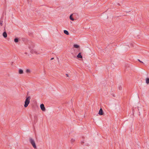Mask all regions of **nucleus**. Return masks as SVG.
<instances>
[{
    "mask_svg": "<svg viewBox=\"0 0 149 149\" xmlns=\"http://www.w3.org/2000/svg\"><path fill=\"white\" fill-rule=\"evenodd\" d=\"M14 42H18V38H16L14 40Z\"/></svg>",
    "mask_w": 149,
    "mask_h": 149,
    "instance_id": "9d476101",
    "label": "nucleus"
},
{
    "mask_svg": "<svg viewBox=\"0 0 149 149\" xmlns=\"http://www.w3.org/2000/svg\"><path fill=\"white\" fill-rule=\"evenodd\" d=\"M75 141V139H72L71 140V143H73Z\"/></svg>",
    "mask_w": 149,
    "mask_h": 149,
    "instance_id": "4468645a",
    "label": "nucleus"
},
{
    "mask_svg": "<svg viewBox=\"0 0 149 149\" xmlns=\"http://www.w3.org/2000/svg\"><path fill=\"white\" fill-rule=\"evenodd\" d=\"M138 61H139L140 62L143 63V62L142 61H140V60H139V59H138Z\"/></svg>",
    "mask_w": 149,
    "mask_h": 149,
    "instance_id": "a211bd4d",
    "label": "nucleus"
},
{
    "mask_svg": "<svg viewBox=\"0 0 149 149\" xmlns=\"http://www.w3.org/2000/svg\"><path fill=\"white\" fill-rule=\"evenodd\" d=\"M25 54H27V52H25Z\"/></svg>",
    "mask_w": 149,
    "mask_h": 149,
    "instance_id": "412c9836",
    "label": "nucleus"
},
{
    "mask_svg": "<svg viewBox=\"0 0 149 149\" xmlns=\"http://www.w3.org/2000/svg\"><path fill=\"white\" fill-rule=\"evenodd\" d=\"M119 89L120 90H121L122 89V88L121 86H120L119 87Z\"/></svg>",
    "mask_w": 149,
    "mask_h": 149,
    "instance_id": "f3484780",
    "label": "nucleus"
},
{
    "mask_svg": "<svg viewBox=\"0 0 149 149\" xmlns=\"http://www.w3.org/2000/svg\"><path fill=\"white\" fill-rule=\"evenodd\" d=\"M29 141L33 147L35 148H36V146L34 140L31 138H30L29 139Z\"/></svg>",
    "mask_w": 149,
    "mask_h": 149,
    "instance_id": "f03ea898",
    "label": "nucleus"
},
{
    "mask_svg": "<svg viewBox=\"0 0 149 149\" xmlns=\"http://www.w3.org/2000/svg\"><path fill=\"white\" fill-rule=\"evenodd\" d=\"M19 74H22L23 73V70L22 69H19Z\"/></svg>",
    "mask_w": 149,
    "mask_h": 149,
    "instance_id": "6e6552de",
    "label": "nucleus"
},
{
    "mask_svg": "<svg viewBox=\"0 0 149 149\" xmlns=\"http://www.w3.org/2000/svg\"><path fill=\"white\" fill-rule=\"evenodd\" d=\"M31 52L32 54L36 53V52L33 49H32L31 50Z\"/></svg>",
    "mask_w": 149,
    "mask_h": 149,
    "instance_id": "9b49d317",
    "label": "nucleus"
},
{
    "mask_svg": "<svg viewBox=\"0 0 149 149\" xmlns=\"http://www.w3.org/2000/svg\"><path fill=\"white\" fill-rule=\"evenodd\" d=\"M146 83L147 84H148L149 83V78H147L146 79Z\"/></svg>",
    "mask_w": 149,
    "mask_h": 149,
    "instance_id": "f8f14e48",
    "label": "nucleus"
},
{
    "mask_svg": "<svg viewBox=\"0 0 149 149\" xmlns=\"http://www.w3.org/2000/svg\"><path fill=\"white\" fill-rule=\"evenodd\" d=\"M3 36L5 38H6L7 37V35L6 31H4L3 32Z\"/></svg>",
    "mask_w": 149,
    "mask_h": 149,
    "instance_id": "39448f33",
    "label": "nucleus"
},
{
    "mask_svg": "<svg viewBox=\"0 0 149 149\" xmlns=\"http://www.w3.org/2000/svg\"><path fill=\"white\" fill-rule=\"evenodd\" d=\"M54 59V58H51V60H53Z\"/></svg>",
    "mask_w": 149,
    "mask_h": 149,
    "instance_id": "aec40b11",
    "label": "nucleus"
},
{
    "mask_svg": "<svg viewBox=\"0 0 149 149\" xmlns=\"http://www.w3.org/2000/svg\"><path fill=\"white\" fill-rule=\"evenodd\" d=\"M98 113L100 115H103V110L101 108L100 109Z\"/></svg>",
    "mask_w": 149,
    "mask_h": 149,
    "instance_id": "20e7f679",
    "label": "nucleus"
},
{
    "mask_svg": "<svg viewBox=\"0 0 149 149\" xmlns=\"http://www.w3.org/2000/svg\"><path fill=\"white\" fill-rule=\"evenodd\" d=\"M40 107L41 109L43 111L45 110V107L44 105L43 104H41L40 105Z\"/></svg>",
    "mask_w": 149,
    "mask_h": 149,
    "instance_id": "7ed1b4c3",
    "label": "nucleus"
},
{
    "mask_svg": "<svg viewBox=\"0 0 149 149\" xmlns=\"http://www.w3.org/2000/svg\"><path fill=\"white\" fill-rule=\"evenodd\" d=\"M84 143V142H81V143L82 144L83 143Z\"/></svg>",
    "mask_w": 149,
    "mask_h": 149,
    "instance_id": "4be33fe9",
    "label": "nucleus"
},
{
    "mask_svg": "<svg viewBox=\"0 0 149 149\" xmlns=\"http://www.w3.org/2000/svg\"><path fill=\"white\" fill-rule=\"evenodd\" d=\"M65 75H66V76L67 77H68V74H66Z\"/></svg>",
    "mask_w": 149,
    "mask_h": 149,
    "instance_id": "6ab92c4d",
    "label": "nucleus"
},
{
    "mask_svg": "<svg viewBox=\"0 0 149 149\" xmlns=\"http://www.w3.org/2000/svg\"><path fill=\"white\" fill-rule=\"evenodd\" d=\"M77 57L78 58H82V56L81 55V53H79L77 55Z\"/></svg>",
    "mask_w": 149,
    "mask_h": 149,
    "instance_id": "423d86ee",
    "label": "nucleus"
},
{
    "mask_svg": "<svg viewBox=\"0 0 149 149\" xmlns=\"http://www.w3.org/2000/svg\"><path fill=\"white\" fill-rule=\"evenodd\" d=\"M26 72H30V70L29 69H27L26 70Z\"/></svg>",
    "mask_w": 149,
    "mask_h": 149,
    "instance_id": "dca6fc26",
    "label": "nucleus"
},
{
    "mask_svg": "<svg viewBox=\"0 0 149 149\" xmlns=\"http://www.w3.org/2000/svg\"><path fill=\"white\" fill-rule=\"evenodd\" d=\"M3 21L2 20H1L0 21V25L1 26H2L3 25Z\"/></svg>",
    "mask_w": 149,
    "mask_h": 149,
    "instance_id": "2eb2a0df",
    "label": "nucleus"
},
{
    "mask_svg": "<svg viewBox=\"0 0 149 149\" xmlns=\"http://www.w3.org/2000/svg\"><path fill=\"white\" fill-rule=\"evenodd\" d=\"M73 46H74V47L75 48H78L79 47V45H77V44H74V45H73Z\"/></svg>",
    "mask_w": 149,
    "mask_h": 149,
    "instance_id": "1a4fd4ad",
    "label": "nucleus"
},
{
    "mask_svg": "<svg viewBox=\"0 0 149 149\" xmlns=\"http://www.w3.org/2000/svg\"><path fill=\"white\" fill-rule=\"evenodd\" d=\"M31 98L30 96H28L26 98L24 102V107H26L28 106L30 103Z\"/></svg>",
    "mask_w": 149,
    "mask_h": 149,
    "instance_id": "f257e3e1",
    "label": "nucleus"
},
{
    "mask_svg": "<svg viewBox=\"0 0 149 149\" xmlns=\"http://www.w3.org/2000/svg\"><path fill=\"white\" fill-rule=\"evenodd\" d=\"M64 33L65 34H66L67 35H68L69 34V33L67 30H64Z\"/></svg>",
    "mask_w": 149,
    "mask_h": 149,
    "instance_id": "0eeeda50",
    "label": "nucleus"
},
{
    "mask_svg": "<svg viewBox=\"0 0 149 149\" xmlns=\"http://www.w3.org/2000/svg\"><path fill=\"white\" fill-rule=\"evenodd\" d=\"M72 15H71L70 16V19L72 20V21H73L74 20V19H73V18L72 17Z\"/></svg>",
    "mask_w": 149,
    "mask_h": 149,
    "instance_id": "ddd939ff",
    "label": "nucleus"
}]
</instances>
